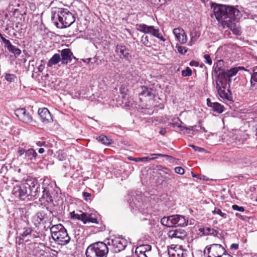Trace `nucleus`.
Wrapping results in <instances>:
<instances>
[{
	"label": "nucleus",
	"mask_w": 257,
	"mask_h": 257,
	"mask_svg": "<svg viewBox=\"0 0 257 257\" xmlns=\"http://www.w3.org/2000/svg\"><path fill=\"white\" fill-rule=\"evenodd\" d=\"M48 221V216L45 211H40L33 216V221L36 226H38L41 223H46Z\"/></svg>",
	"instance_id": "f3484780"
},
{
	"label": "nucleus",
	"mask_w": 257,
	"mask_h": 257,
	"mask_svg": "<svg viewBox=\"0 0 257 257\" xmlns=\"http://www.w3.org/2000/svg\"><path fill=\"white\" fill-rule=\"evenodd\" d=\"M188 220L184 216L180 215H173L164 216L161 220V224L167 227L175 226H184L187 225Z\"/></svg>",
	"instance_id": "39448f33"
},
{
	"label": "nucleus",
	"mask_w": 257,
	"mask_h": 257,
	"mask_svg": "<svg viewBox=\"0 0 257 257\" xmlns=\"http://www.w3.org/2000/svg\"><path fill=\"white\" fill-rule=\"evenodd\" d=\"M167 235L171 238H179L183 239L187 235V232L183 229H175L170 230Z\"/></svg>",
	"instance_id": "6ab92c4d"
},
{
	"label": "nucleus",
	"mask_w": 257,
	"mask_h": 257,
	"mask_svg": "<svg viewBox=\"0 0 257 257\" xmlns=\"http://www.w3.org/2000/svg\"><path fill=\"white\" fill-rule=\"evenodd\" d=\"M190 65L197 66L198 65V63L195 61H192L190 63Z\"/></svg>",
	"instance_id": "13d9d810"
},
{
	"label": "nucleus",
	"mask_w": 257,
	"mask_h": 257,
	"mask_svg": "<svg viewBox=\"0 0 257 257\" xmlns=\"http://www.w3.org/2000/svg\"><path fill=\"white\" fill-rule=\"evenodd\" d=\"M142 91L140 93V95L144 96L145 97L149 96L151 98H154L155 95L153 93V90L151 88H148L145 86L142 87Z\"/></svg>",
	"instance_id": "c756f323"
},
{
	"label": "nucleus",
	"mask_w": 257,
	"mask_h": 257,
	"mask_svg": "<svg viewBox=\"0 0 257 257\" xmlns=\"http://www.w3.org/2000/svg\"><path fill=\"white\" fill-rule=\"evenodd\" d=\"M173 32L177 40L180 43L185 44L187 42V36L183 29L175 28L173 30Z\"/></svg>",
	"instance_id": "4be33fe9"
},
{
	"label": "nucleus",
	"mask_w": 257,
	"mask_h": 257,
	"mask_svg": "<svg viewBox=\"0 0 257 257\" xmlns=\"http://www.w3.org/2000/svg\"><path fill=\"white\" fill-rule=\"evenodd\" d=\"M166 132V131L165 128H161L159 131V133L161 135H164Z\"/></svg>",
	"instance_id": "052dcab7"
},
{
	"label": "nucleus",
	"mask_w": 257,
	"mask_h": 257,
	"mask_svg": "<svg viewBox=\"0 0 257 257\" xmlns=\"http://www.w3.org/2000/svg\"><path fill=\"white\" fill-rule=\"evenodd\" d=\"M208 257H212L210 255H209Z\"/></svg>",
	"instance_id": "774afa93"
},
{
	"label": "nucleus",
	"mask_w": 257,
	"mask_h": 257,
	"mask_svg": "<svg viewBox=\"0 0 257 257\" xmlns=\"http://www.w3.org/2000/svg\"><path fill=\"white\" fill-rule=\"evenodd\" d=\"M213 11L216 19L225 25V20L227 19L226 5H216L213 8Z\"/></svg>",
	"instance_id": "9b49d317"
},
{
	"label": "nucleus",
	"mask_w": 257,
	"mask_h": 257,
	"mask_svg": "<svg viewBox=\"0 0 257 257\" xmlns=\"http://www.w3.org/2000/svg\"><path fill=\"white\" fill-rule=\"evenodd\" d=\"M37 145L39 147L46 146V142L44 141H39L37 143Z\"/></svg>",
	"instance_id": "5fc2aeb1"
},
{
	"label": "nucleus",
	"mask_w": 257,
	"mask_h": 257,
	"mask_svg": "<svg viewBox=\"0 0 257 257\" xmlns=\"http://www.w3.org/2000/svg\"><path fill=\"white\" fill-rule=\"evenodd\" d=\"M244 69L243 67H233L231 68L229 70H227L226 71H222L223 74L225 76L226 78L228 79H230L231 77L235 75L239 70H241Z\"/></svg>",
	"instance_id": "a878e982"
},
{
	"label": "nucleus",
	"mask_w": 257,
	"mask_h": 257,
	"mask_svg": "<svg viewBox=\"0 0 257 257\" xmlns=\"http://www.w3.org/2000/svg\"><path fill=\"white\" fill-rule=\"evenodd\" d=\"M176 47L177 49V50L179 52V53H180V54H185L187 51L186 50H185L184 47H182L177 45Z\"/></svg>",
	"instance_id": "de8ad7c7"
},
{
	"label": "nucleus",
	"mask_w": 257,
	"mask_h": 257,
	"mask_svg": "<svg viewBox=\"0 0 257 257\" xmlns=\"http://www.w3.org/2000/svg\"><path fill=\"white\" fill-rule=\"evenodd\" d=\"M158 157H162L166 158H172V157L168 155H163L161 154H151L150 156H147L143 158H134L133 157H129L127 159L130 161H134L136 162H149L157 159Z\"/></svg>",
	"instance_id": "ddd939ff"
},
{
	"label": "nucleus",
	"mask_w": 257,
	"mask_h": 257,
	"mask_svg": "<svg viewBox=\"0 0 257 257\" xmlns=\"http://www.w3.org/2000/svg\"><path fill=\"white\" fill-rule=\"evenodd\" d=\"M109 248L106 243L98 241L90 244L87 248L86 257H107Z\"/></svg>",
	"instance_id": "20e7f679"
},
{
	"label": "nucleus",
	"mask_w": 257,
	"mask_h": 257,
	"mask_svg": "<svg viewBox=\"0 0 257 257\" xmlns=\"http://www.w3.org/2000/svg\"><path fill=\"white\" fill-rule=\"evenodd\" d=\"M153 36L158 38L159 39H160V40H161L163 42H165L166 41V39L165 38H164V37L162 36H160L159 29H156L154 34H153Z\"/></svg>",
	"instance_id": "79ce46f5"
},
{
	"label": "nucleus",
	"mask_w": 257,
	"mask_h": 257,
	"mask_svg": "<svg viewBox=\"0 0 257 257\" xmlns=\"http://www.w3.org/2000/svg\"><path fill=\"white\" fill-rule=\"evenodd\" d=\"M141 41L147 47H150L151 46V42L149 41V38L147 36L143 35L141 38Z\"/></svg>",
	"instance_id": "ea45409f"
},
{
	"label": "nucleus",
	"mask_w": 257,
	"mask_h": 257,
	"mask_svg": "<svg viewBox=\"0 0 257 257\" xmlns=\"http://www.w3.org/2000/svg\"><path fill=\"white\" fill-rule=\"evenodd\" d=\"M127 240L122 237H115L108 239L107 245L111 246L110 249L115 253L119 252L125 249L127 246Z\"/></svg>",
	"instance_id": "0eeeda50"
},
{
	"label": "nucleus",
	"mask_w": 257,
	"mask_h": 257,
	"mask_svg": "<svg viewBox=\"0 0 257 257\" xmlns=\"http://www.w3.org/2000/svg\"><path fill=\"white\" fill-rule=\"evenodd\" d=\"M32 229L30 227H26L24 228V231L21 234V236L20 237L19 240L20 242L19 243V244L21 243V240H23V238L27 236L31 233Z\"/></svg>",
	"instance_id": "72a5a7b5"
},
{
	"label": "nucleus",
	"mask_w": 257,
	"mask_h": 257,
	"mask_svg": "<svg viewBox=\"0 0 257 257\" xmlns=\"http://www.w3.org/2000/svg\"><path fill=\"white\" fill-rule=\"evenodd\" d=\"M43 199H45L48 203L53 202V197L47 188H44L42 191V197L40 198V200L42 201Z\"/></svg>",
	"instance_id": "bb28decb"
},
{
	"label": "nucleus",
	"mask_w": 257,
	"mask_h": 257,
	"mask_svg": "<svg viewBox=\"0 0 257 257\" xmlns=\"http://www.w3.org/2000/svg\"><path fill=\"white\" fill-rule=\"evenodd\" d=\"M26 152V150L22 148H19L17 151V153L20 157H23L25 156V153Z\"/></svg>",
	"instance_id": "a18cd8bd"
},
{
	"label": "nucleus",
	"mask_w": 257,
	"mask_h": 257,
	"mask_svg": "<svg viewBox=\"0 0 257 257\" xmlns=\"http://www.w3.org/2000/svg\"><path fill=\"white\" fill-rule=\"evenodd\" d=\"M96 140L98 142L104 145H109L111 143V140L104 135L99 136L96 138Z\"/></svg>",
	"instance_id": "473e14b6"
},
{
	"label": "nucleus",
	"mask_w": 257,
	"mask_h": 257,
	"mask_svg": "<svg viewBox=\"0 0 257 257\" xmlns=\"http://www.w3.org/2000/svg\"><path fill=\"white\" fill-rule=\"evenodd\" d=\"M189 146L190 147H191L192 149H193L195 151L202 152V151H204V149L199 147L195 146L193 145H190Z\"/></svg>",
	"instance_id": "3c124183"
},
{
	"label": "nucleus",
	"mask_w": 257,
	"mask_h": 257,
	"mask_svg": "<svg viewBox=\"0 0 257 257\" xmlns=\"http://www.w3.org/2000/svg\"><path fill=\"white\" fill-rule=\"evenodd\" d=\"M59 51L61 53L62 64L67 65L69 62L71 61L73 53L69 49H64L61 51L59 50Z\"/></svg>",
	"instance_id": "aec40b11"
},
{
	"label": "nucleus",
	"mask_w": 257,
	"mask_h": 257,
	"mask_svg": "<svg viewBox=\"0 0 257 257\" xmlns=\"http://www.w3.org/2000/svg\"><path fill=\"white\" fill-rule=\"evenodd\" d=\"M223 64V62L222 60H219L214 64L213 71L214 73L217 75L220 72L224 71L222 69Z\"/></svg>",
	"instance_id": "2f4dec72"
},
{
	"label": "nucleus",
	"mask_w": 257,
	"mask_h": 257,
	"mask_svg": "<svg viewBox=\"0 0 257 257\" xmlns=\"http://www.w3.org/2000/svg\"><path fill=\"white\" fill-rule=\"evenodd\" d=\"M227 19L225 20V25L227 27H231L233 23L240 17V11L236 7L226 5Z\"/></svg>",
	"instance_id": "1a4fd4ad"
},
{
	"label": "nucleus",
	"mask_w": 257,
	"mask_h": 257,
	"mask_svg": "<svg viewBox=\"0 0 257 257\" xmlns=\"http://www.w3.org/2000/svg\"><path fill=\"white\" fill-rule=\"evenodd\" d=\"M207 104L208 106L211 107L214 111L221 113L224 111L223 105L218 102H211L209 98L207 99Z\"/></svg>",
	"instance_id": "393cba45"
},
{
	"label": "nucleus",
	"mask_w": 257,
	"mask_h": 257,
	"mask_svg": "<svg viewBox=\"0 0 257 257\" xmlns=\"http://www.w3.org/2000/svg\"><path fill=\"white\" fill-rule=\"evenodd\" d=\"M38 113L43 122L48 123L53 120L51 114L47 108H39Z\"/></svg>",
	"instance_id": "412c9836"
},
{
	"label": "nucleus",
	"mask_w": 257,
	"mask_h": 257,
	"mask_svg": "<svg viewBox=\"0 0 257 257\" xmlns=\"http://www.w3.org/2000/svg\"><path fill=\"white\" fill-rule=\"evenodd\" d=\"M232 208L234 210L238 211L239 212H243L244 211V208L242 206H239L236 204L233 205L232 206Z\"/></svg>",
	"instance_id": "c03bdc74"
},
{
	"label": "nucleus",
	"mask_w": 257,
	"mask_h": 257,
	"mask_svg": "<svg viewBox=\"0 0 257 257\" xmlns=\"http://www.w3.org/2000/svg\"><path fill=\"white\" fill-rule=\"evenodd\" d=\"M221 255H216V256H213L214 257H221Z\"/></svg>",
	"instance_id": "69168bd1"
},
{
	"label": "nucleus",
	"mask_w": 257,
	"mask_h": 257,
	"mask_svg": "<svg viewBox=\"0 0 257 257\" xmlns=\"http://www.w3.org/2000/svg\"><path fill=\"white\" fill-rule=\"evenodd\" d=\"M168 254L170 257H186V253L181 249H172L168 251Z\"/></svg>",
	"instance_id": "cd10ccee"
},
{
	"label": "nucleus",
	"mask_w": 257,
	"mask_h": 257,
	"mask_svg": "<svg viewBox=\"0 0 257 257\" xmlns=\"http://www.w3.org/2000/svg\"><path fill=\"white\" fill-rule=\"evenodd\" d=\"M51 20L60 29L70 27L75 21V17L66 9L55 8L52 11Z\"/></svg>",
	"instance_id": "f257e3e1"
},
{
	"label": "nucleus",
	"mask_w": 257,
	"mask_h": 257,
	"mask_svg": "<svg viewBox=\"0 0 257 257\" xmlns=\"http://www.w3.org/2000/svg\"><path fill=\"white\" fill-rule=\"evenodd\" d=\"M52 238L58 244L64 245L70 240L66 229L61 224L53 225L50 228Z\"/></svg>",
	"instance_id": "f03ea898"
},
{
	"label": "nucleus",
	"mask_w": 257,
	"mask_h": 257,
	"mask_svg": "<svg viewBox=\"0 0 257 257\" xmlns=\"http://www.w3.org/2000/svg\"><path fill=\"white\" fill-rule=\"evenodd\" d=\"M239 245L237 243H232L230 246V249H234L235 250L238 248Z\"/></svg>",
	"instance_id": "6e6d98bb"
},
{
	"label": "nucleus",
	"mask_w": 257,
	"mask_h": 257,
	"mask_svg": "<svg viewBox=\"0 0 257 257\" xmlns=\"http://www.w3.org/2000/svg\"><path fill=\"white\" fill-rule=\"evenodd\" d=\"M15 114L20 120L24 122L30 123L33 120L32 116L25 108L17 109L15 111Z\"/></svg>",
	"instance_id": "f8f14e48"
},
{
	"label": "nucleus",
	"mask_w": 257,
	"mask_h": 257,
	"mask_svg": "<svg viewBox=\"0 0 257 257\" xmlns=\"http://www.w3.org/2000/svg\"><path fill=\"white\" fill-rule=\"evenodd\" d=\"M31 185L30 180L24 183L15 186L13 189V194L21 200H25L26 198L30 199Z\"/></svg>",
	"instance_id": "423d86ee"
},
{
	"label": "nucleus",
	"mask_w": 257,
	"mask_h": 257,
	"mask_svg": "<svg viewBox=\"0 0 257 257\" xmlns=\"http://www.w3.org/2000/svg\"><path fill=\"white\" fill-rule=\"evenodd\" d=\"M12 47V48H10L8 50L10 52L13 53L15 56H19L21 54V50L19 48H17L13 45Z\"/></svg>",
	"instance_id": "e433bc0d"
},
{
	"label": "nucleus",
	"mask_w": 257,
	"mask_h": 257,
	"mask_svg": "<svg viewBox=\"0 0 257 257\" xmlns=\"http://www.w3.org/2000/svg\"><path fill=\"white\" fill-rule=\"evenodd\" d=\"M212 213L213 214H218L223 218H226L227 216L226 213L222 212L219 208H215V209L212 211Z\"/></svg>",
	"instance_id": "58836bf2"
},
{
	"label": "nucleus",
	"mask_w": 257,
	"mask_h": 257,
	"mask_svg": "<svg viewBox=\"0 0 257 257\" xmlns=\"http://www.w3.org/2000/svg\"><path fill=\"white\" fill-rule=\"evenodd\" d=\"M230 81V79L226 78L223 72H220L217 75L216 88L219 96L224 100H230V91L227 88V84Z\"/></svg>",
	"instance_id": "7ed1b4c3"
},
{
	"label": "nucleus",
	"mask_w": 257,
	"mask_h": 257,
	"mask_svg": "<svg viewBox=\"0 0 257 257\" xmlns=\"http://www.w3.org/2000/svg\"><path fill=\"white\" fill-rule=\"evenodd\" d=\"M83 196L84 197L85 199L87 201L88 198L90 197L91 195L90 193L88 192H84L83 193Z\"/></svg>",
	"instance_id": "864d4df0"
},
{
	"label": "nucleus",
	"mask_w": 257,
	"mask_h": 257,
	"mask_svg": "<svg viewBox=\"0 0 257 257\" xmlns=\"http://www.w3.org/2000/svg\"><path fill=\"white\" fill-rule=\"evenodd\" d=\"M175 172L179 174H183L184 173V170L181 167H177L175 168Z\"/></svg>",
	"instance_id": "8fccbe9b"
},
{
	"label": "nucleus",
	"mask_w": 257,
	"mask_h": 257,
	"mask_svg": "<svg viewBox=\"0 0 257 257\" xmlns=\"http://www.w3.org/2000/svg\"><path fill=\"white\" fill-rule=\"evenodd\" d=\"M178 126V127H179L180 128L181 131H183L185 130L186 132L187 131H190L189 128H187L186 127H185L184 126H182V125H179Z\"/></svg>",
	"instance_id": "4d7b16f0"
},
{
	"label": "nucleus",
	"mask_w": 257,
	"mask_h": 257,
	"mask_svg": "<svg viewBox=\"0 0 257 257\" xmlns=\"http://www.w3.org/2000/svg\"><path fill=\"white\" fill-rule=\"evenodd\" d=\"M37 156V153L33 149H29L26 150L24 159L25 161L32 162L36 160Z\"/></svg>",
	"instance_id": "b1692460"
},
{
	"label": "nucleus",
	"mask_w": 257,
	"mask_h": 257,
	"mask_svg": "<svg viewBox=\"0 0 257 257\" xmlns=\"http://www.w3.org/2000/svg\"><path fill=\"white\" fill-rule=\"evenodd\" d=\"M145 196L141 194L134 193L131 195L128 201L133 209L142 211L145 206Z\"/></svg>",
	"instance_id": "6e6552de"
},
{
	"label": "nucleus",
	"mask_w": 257,
	"mask_h": 257,
	"mask_svg": "<svg viewBox=\"0 0 257 257\" xmlns=\"http://www.w3.org/2000/svg\"><path fill=\"white\" fill-rule=\"evenodd\" d=\"M73 218L81 220L84 224L98 223L97 215L96 213H87L80 211V214H74Z\"/></svg>",
	"instance_id": "9d476101"
},
{
	"label": "nucleus",
	"mask_w": 257,
	"mask_h": 257,
	"mask_svg": "<svg viewBox=\"0 0 257 257\" xmlns=\"http://www.w3.org/2000/svg\"><path fill=\"white\" fill-rule=\"evenodd\" d=\"M181 73L182 75L184 77L190 76L192 74V70L189 67H187L186 69L182 70Z\"/></svg>",
	"instance_id": "a19ab883"
},
{
	"label": "nucleus",
	"mask_w": 257,
	"mask_h": 257,
	"mask_svg": "<svg viewBox=\"0 0 257 257\" xmlns=\"http://www.w3.org/2000/svg\"><path fill=\"white\" fill-rule=\"evenodd\" d=\"M44 66L42 64H41L38 66V70L40 72H42L44 70Z\"/></svg>",
	"instance_id": "bf43d9fd"
},
{
	"label": "nucleus",
	"mask_w": 257,
	"mask_h": 257,
	"mask_svg": "<svg viewBox=\"0 0 257 257\" xmlns=\"http://www.w3.org/2000/svg\"><path fill=\"white\" fill-rule=\"evenodd\" d=\"M192 176H193V177H196V175L193 174L192 173Z\"/></svg>",
	"instance_id": "338daca9"
},
{
	"label": "nucleus",
	"mask_w": 257,
	"mask_h": 257,
	"mask_svg": "<svg viewBox=\"0 0 257 257\" xmlns=\"http://www.w3.org/2000/svg\"><path fill=\"white\" fill-rule=\"evenodd\" d=\"M44 152H45V150L43 148H40L38 150V152L40 154H43L44 153Z\"/></svg>",
	"instance_id": "680f3d73"
},
{
	"label": "nucleus",
	"mask_w": 257,
	"mask_h": 257,
	"mask_svg": "<svg viewBox=\"0 0 257 257\" xmlns=\"http://www.w3.org/2000/svg\"><path fill=\"white\" fill-rule=\"evenodd\" d=\"M57 158L59 161H64L67 158V154L64 150H59L57 152Z\"/></svg>",
	"instance_id": "f704fd0d"
},
{
	"label": "nucleus",
	"mask_w": 257,
	"mask_h": 257,
	"mask_svg": "<svg viewBox=\"0 0 257 257\" xmlns=\"http://www.w3.org/2000/svg\"><path fill=\"white\" fill-rule=\"evenodd\" d=\"M61 60V56L59 54H55L49 60L47 66L51 67L54 65L57 64Z\"/></svg>",
	"instance_id": "c85d7f7f"
},
{
	"label": "nucleus",
	"mask_w": 257,
	"mask_h": 257,
	"mask_svg": "<svg viewBox=\"0 0 257 257\" xmlns=\"http://www.w3.org/2000/svg\"><path fill=\"white\" fill-rule=\"evenodd\" d=\"M0 38L1 39V40H2V41H3V40H4V39H5L2 35V34L0 33Z\"/></svg>",
	"instance_id": "e2e57ef3"
},
{
	"label": "nucleus",
	"mask_w": 257,
	"mask_h": 257,
	"mask_svg": "<svg viewBox=\"0 0 257 257\" xmlns=\"http://www.w3.org/2000/svg\"><path fill=\"white\" fill-rule=\"evenodd\" d=\"M253 73L252 74L250 79V84L252 86H253L254 85V84H253V81L257 82V66L253 68Z\"/></svg>",
	"instance_id": "c9c22d12"
},
{
	"label": "nucleus",
	"mask_w": 257,
	"mask_h": 257,
	"mask_svg": "<svg viewBox=\"0 0 257 257\" xmlns=\"http://www.w3.org/2000/svg\"><path fill=\"white\" fill-rule=\"evenodd\" d=\"M127 87L126 85L122 84L119 88V92L123 95H126L127 91Z\"/></svg>",
	"instance_id": "37998d69"
},
{
	"label": "nucleus",
	"mask_w": 257,
	"mask_h": 257,
	"mask_svg": "<svg viewBox=\"0 0 257 257\" xmlns=\"http://www.w3.org/2000/svg\"><path fill=\"white\" fill-rule=\"evenodd\" d=\"M204 58L205 60V63L209 64V65L212 64V60H211V57L209 56V55H208V54L204 55Z\"/></svg>",
	"instance_id": "09e8293b"
},
{
	"label": "nucleus",
	"mask_w": 257,
	"mask_h": 257,
	"mask_svg": "<svg viewBox=\"0 0 257 257\" xmlns=\"http://www.w3.org/2000/svg\"><path fill=\"white\" fill-rule=\"evenodd\" d=\"M208 253H211L213 256L218 255L225 254L226 250L221 245L219 244H212L210 247L207 248Z\"/></svg>",
	"instance_id": "a211bd4d"
},
{
	"label": "nucleus",
	"mask_w": 257,
	"mask_h": 257,
	"mask_svg": "<svg viewBox=\"0 0 257 257\" xmlns=\"http://www.w3.org/2000/svg\"><path fill=\"white\" fill-rule=\"evenodd\" d=\"M233 23H232V25H231V27H229L230 28V29L231 30L232 33L234 34H235V35H239L240 34V32H239V30L237 29V28H233V29H232V27H233Z\"/></svg>",
	"instance_id": "603ef678"
},
{
	"label": "nucleus",
	"mask_w": 257,
	"mask_h": 257,
	"mask_svg": "<svg viewBox=\"0 0 257 257\" xmlns=\"http://www.w3.org/2000/svg\"><path fill=\"white\" fill-rule=\"evenodd\" d=\"M3 42L5 44V47H6L8 49V50L10 48H12L13 45L11 44L10 41L8 40H7L6 39H4Z\"/></svg>",
	"instance_id": "49530a36"
},
{
	"label": "nucleus",
	"mask_w": 257,
	"mask_h": 257,
	"mask_svg": "<svg viewBox=\"0 0 257 257\" xmlns=\"http://www.w3.org/2000/svg\"><path fill=\"white\" fill-rule=\"evenodd\" d=\"M151 249L150 244H142L136 247L135 253L138 257H148Z\"/></svg>",
	"instance_id": "2eb2a0df"
},
{
	"label": "nucleus",
	"mask_w": 257,
	"mask_h": 257,
	"mask_svg": "<svg viewBox=\"0 0 257 257\" xmlns=\"http://www.w3.org/2000/svg\"><path fill=\"white\" fill-rule=\"evenodd\" d=\"M235 216H237V217H240L241 216V215L240 214H239V213H237L235 214Z\"/></svg>",
	"instance_id": "0e129e2a"
},
{
	"label": "nucleus",
	"mask_w": 257,
	"mask_h": 257,
	"mask_svg": "<svg viewBox=\"0 0 257 257\" xmlns=\"http://www.w3.org/2000/svg\"><path fill=\"white\" fill-rule=\"evenodd\" d=\"M5 78L8 82H13L17 79V77L14 74L7 73L6 74Z\"/></svg>",
	"instance_id": "4c0bfd02"
},
{
	"label": "nucleus",
	"mask_w": 257,
	"mask_h": 257,
	"mask_svg": "<svg viewBox=\"0 0 257 257\" xmlns=\"http://www.w3.org/2000/svg\"><path fill=\"white\" fill-rule=\"evenodd\" d=\"M200 231L205 235H212L213 236H216L218 233V231L217 230L208 227H205L202 229H200Z\"/></svg>",
	"instance_id": "7c9ffc66"
},
{
	"label": "nucleus",
	"mask_w": 257,
	"mask_h": 257,
	"mask_svg": "<svg viewBox=\"0 0 257 257\" xmlns=\"http://www.w3.org/2000/svg\"><path fill=\"white\" fill-rule=\"evenodd\" d=\"M136 29L145 34H150L153 35L156 29L153 26H148L144 24H137Z\"/></svg>",
	"instance_id": "5701e85b"
},
{
	"label": "nucleus",
	"mask_w": 257,
	"mask_h": 257,
	"mask_svg": "<svg viewBox=\"0 0 257 257\" xmlns=\"http://www.w3.org/2000/svg\"><path fill=\"white\" fill-rule=\"evenodd\" d=\"M31 193L30 198H37L39 197L40 194L42 193V191L44 189L43 187H41L37 181L31 180Z\"/></svg>",
	"instance_id": "4468645a"
},
{
	"label": "nucleus",
	"mask_w": 257,
	"mask_h": 257,
	"mask_svg": "<svg viewBox=\"0 0 257 257\" xmlns=\"http://www.w3.org/2000/svg\"><path fill=\"white\" fill-rule=\"evenodd\" d=\"M115 52L120 59L130 60L132 58L129 50L123 45H117Z\"/></svg>",
	"instance_id": "dca6fc26"
}]
</instances>
